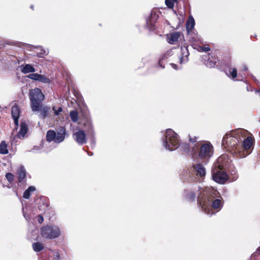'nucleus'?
<instances>
[{
    "instance_id": "obj_36",
    "label": "nucleus",
    "mask_w": 260,
    "mask_h": 260,
    "mask_svg": "<svg viewBox=\"0 0 260 260\" xmlns=\"http://www.w3.org/2000/svg\"><path fill=\"white\" fill-rule=\"evenodd\" d=\"M231 174L233 176L232 178L233 181H235L238 178V174L235 171H232Z\"/></svg>"
},
{
    "instance_id": "obj_27",
    "label": "nucleus",
    "mask_w": 260,
    "mask_h": 260,
    "mask_svg": "<svg viewBox=\"0 0 260 260\" xmlns=\"http://www.w3.org/2000/svg\"><path fill=\"white\" fill-rule=\"evenodd\" d=\"M226 74L229 77L234 79L237 76V69L236 68H230L229 72Z\"/></svg>"
},
{
    "instance_id": "obj_28",
    "label": "nucleus",
    "mask_w": 260,
    "mask_h": 260,
    "mask_svg": "<svg viewBox=\"0 0 260 260\" xmlns=\"http://www.w3.org/2000/svg\"><path fill=\"white\" fill-rule=\"evenodd\" d=\"M189 36L190 40L192 42H198L200 41L197 31L195 30H193L192 34H188Z\"/></svg>"
},
{
    "instance_id": "obj_50",
    "label": "nucleus",
    "mask_w": 260,
    "mask_h": 260,
    "mask_svg": "<svg viewBox=\"0 0 260 260\" xmlns=\"http://www.w3.org/2000/svg\"><path fill=\"white\" fill-rule=\"evenodd\" d=\"M247 91H249L248 87H247Z\"/></svg>"
},
{
    "instance_id": "obj_39",
    "label": "nucleus",
    "mask_w": 260,
    "mask_h": 260,
    "mask_svg": "<svg viewBox=\"0 0 260 260\" xmlns=\"http://www.w3.org/2000/svg\"><path fill=\"white\" fill-rule=\"evenodd\" d=\"M44 221V218H43V217L42 215H39V219H38V222L40 223H41L43 222Z\"/></svg>"
},
{
    "instance_id": "obj_33",
    "label": "nucleus",
    "mask_w": 260,
    "mask_h": 260,
    "mask_svg": "<svg viewBox=\"0 0 260 260\" xmlns=\"http://www.w3.org/2000/svg\"><path fill=\"white\" fill-rule=\"evenodd\" d=\"M6 177L9 182H11L14 179V175L10 173H7L6 175Z\"/></svg>"
},
{
    "instance_id": "obj_21",
    "label": "nucleus",
    "mask_w": 260,
    "mask_h": 260,
    "mask_svg": "<svg viewBox=\"0 0 260 260\" xmlns=\"http://www.w3.org/2000/svg\"><path fill=\"white\" fill-rule=\"evenodd\" d=\"M27 126L24 122H21L20 124V128L16 137L21 139L24 138L25 134L27 132Z\"/></svg>"
},
{
    "instance_id": "obj_9",
    "label": "nucleus",
    "mask_w": 260,
    "mask_h": 260,
    "mask_svg": "<svg viewBox=\"0 0 260 260\" xmlns=\"http://www.w3.org/2000/svg\"><path fill=\"white\" fill-rule=\"evenodd\" d=\"M205 188L202 189L200 186H196L194 188H191L189 189H187L184 190L183 193V196L185 199V200L191 202L194 200L196 198V191H200V193L201 192H203V190H204ZM200 193H199V194Z\"/></svg>"
},
{
    "instance_id": "obj_4",
    "label": "nucleus",
    "mask_w": 260,
    "mask_h": 260,
    "mask_svg": "<svg viewBox=\"0 0 260 260\" xmlns=\"http://www.w3.org/2000/svg\"><path fill=\"white\" fill-rule=\"evenodd\" d=\"M162 142L164 148L170 151L176 150L180 145V139L178 134L170 128L166 129L165 134L162 138Z\"/></svg>"
},
{
    "instance_id": "obj_30",
    "label": "nucleus",
    "mask_w": 260,
    "mask_h": 260,
    "mask_svg": "<svg viewBox=\"0 0 260 260\" xmlns=\"http://www.w3.org/2000/svg\"><path fill=\"white\" fill-rule=\"evenodd\" d=\"M40 74L38 73H32V74H29L27 76L28 78H29L32 80L38 81Z\"/></svg>"
},
{
    "instance_id": "obj_19",
    "label": "nucleus",
    "mask_w": 260,
    "mask_h": 260,
    "mask_svg": "<svg viewBox=\"0 0 260 260\" xmlns=\"http://www.w3.org/2000/svg\"><path fill=\"white\" fill-rule=\"evenodd\" d=\"M181 56L180 58V63H183L187 61L188 56L189 54L187 47L184 46L181 47Z\"/></svg>"
},
{
    "instance_id": "obj_47",
    "label": "nucleus",
    "mask_w": 260,
    "mask_h": 260,
    "mask_svg": "<svg viewBox=\"0 0 260 260\" xmlns=\"http://www.w3.org/2000/svg\"><path fill=\"white\" fill-rule=\"evenodd\" d=\"M24 216L26 219H27V216H26L25 214H24Z\"/></svg>"
},
{
    "instance_id": "obj_41",
    "label": "nucleus",
    "mask_w": 260,
    "mask_h": 260,
    "mask_svg": "<svg viewBox=\"0 0 260 260\" xmlns=\"http://www.w3.org/2000/svg\"><path fill=\"white\" fill-rule=\"evenodd\" d=\"M90 132L91 133V134L92 135V137L93 136V128H92V126H91V124H90Z\"/></svg>"
},
{
    "instance_id": "obj_26",
    "label": "nucleus",
    "mask_w": 260,
    "mask_h": 260,
    "mask_svg": "<svg viewBox=\"0 0 260 260\" xmlns=\"http://www.w3.org/2000/svg\"><path fill=\"white\" fill-rule=\"evenodd\" d=\"M36 188L34 186H29L24 192L23 197L28 199L30 196V192L35 191Z\"/></svg>"
},
{
    "instance_id": "obj_48",
    "label": "nucleus",
    "mask_w": 260,
    "mask_h": 260,
    "mask_svg": "<svg viewBox=\"0 0 260 260\" xmlns=\"http://www.w3.org/2000/svg\"><path fill=\"white\" fill-rule=\"evenodd\" d=\"M30 8L33 9H34V6L33 5H31L30 6Z\"/></svg>"
},
{
    "instance_id": "obj_16",
    "label": "nucleus",
    "mask_w": 260,
    "mask_h": 260,
    "mask_svg": "<svg viewBox=\"0 0 260 260\" xmlns=\"http://www.w3.org/2000/svg\"><path fill=\"white\" fill-rule=\"evenodd\" d=\"M195 25V21L192 16H190L186 22V29L188 34H192Z\"/></svg>"
},
{
    "instance_id": "obj_1",
    "label": "nucleus",
    "mask_w": 260,
    "mask_h": 260,
    "mask_svg": "<svg viewBox=\"0 0 260 260\" xmlns=\"http://www.w3.org/2000/svg\"><path fill=\"white\" fill-rule=\"evenodd\" d=\"M248 135V132L243 128L232 130L224 135L222 145L233 157L244 158L251 153L253 144L252 138Z\"/></svg>"
},
{
    "instance_id": "obj_23",
    "label": "nucleus",
    "mask_w": 260,
    "mask_h": 260,
    "mask_svg": "<svg viewBox=\"0 0 260 260\" xmlns=\"http://www.w3.org/2000/svg\"><path fill=\"white\" fill-rule=\"evenodd\" d=\"M38 81L43 83L49 84L51 82V79L49 77V75L46 76L44 75L40 74Z\"/></svg>"
},
{
    "instance_id": "obj_14",
    "label": "nucleus",
    "mask_w": 260,
    "mask_h": 260,
    "mask_svg": "<svg viewBox=\"0 0 260 260\" xmlns=\"http://www.w3.org/2000/svg\"><path fill=\"white\" fill-rule=\"evenodd\" d=\"M217 60V58L215 55L213 54H209L206 55L205 58V64L209 68L214 67Z\"/></svg>"
},
{
    "instance_id": "obj_46",
    "label": "nucleus",
    "mask_w": 260,
    "mask_h": 260,
    "mask_svg": "<svg viewBox=\"0 0 260 260\" xmlns=\"http://www.w3.org/2000/svg\"><path fill=\"white\" fill-rule=\"evenodd\" d=\"M159 63L160 66H161L162 68H164V67L161 66L160 61H159Z\"/></svg>"
},
{
    "instance_id": "obj_24",
    "label": "nucleus",
    "mask_w": 260,
    "mask_h": 260,
    "mask_svg": "<svg viewBox=\"0 0 260 260\" xmlns=\"http://www.w3.org/2000/svg\"><path fill=\"white\" fill-rule=\"evenodd\" d=\"M9 152L8 146L6 142L3 141L0 143V153L7 154Z\"/></svg>"
},
{
    "instance_id": "obj_38",
    "label": "nucleus",
    "mask_w": 260,
    "mask_h": 260,
    "mask_svg": "<svg viewBox=\"0 0 260 260\" xmlns=\"http://www.w3.org/2000/svg\"><path fill=\"white\" fill-rule=\"evenodd\" d=\"M60 257V255L58 252H55L53 255V258L56 259H58Z\"/></svg>"
},
{
    "instance_id": "obj_17",
    "label": "nucleus",
    "mask_w": 260,
    "mask_h": 260,
    "mask_svg": "<svg viewBox=\"0 0 260 260\" xmlns=\"http://www.w3.org/2000/svg\"><path fill=\"white\" fill-rule=\"evenodd\" d=\"M16 175L19 182L21 183L25 181L26 172L23 166H20L17 170Z\"/></svg>"
},
{
    "instance_id": "obj_29",
    "label": "nucleus",
    "mask_w": 260,
    "mask_h": 260,
    "mask_svg": "<svg viewBox=\"0 0 260 260\" xmlns=\"http://www.w3.org/2000/svg\"><path fill=\"white\" fill-rule=\"evenodd\" d=\"M70 116L71 120L75 122L78 120V114L76 111H71L70 113Z\"/></svg>"
},
{
    "instance_id": "obj_31",
    "label": "nucleus",
    "mask_w": 260,
    "mask_h": 260,
    "mask_svg": "<svg viewBox=\"0 0 260 260\" xmlns=\"http://www.w3.org/2000/svg\"><path fill=\"white\" fill-rule=\"evenodd\" d=\"M175 2L173 0H166L165 4L170 9H173L174 6Z\"/></svg>"
},
{
    "instance_id": "obj_45",
    "label": "nucleus",
    "mask_w": 260,
    "mask_h": 260,
    "mask_svg": "<svg viewBox=\"0 0 260 260\" xmlns=\"http://www.w3.org/2000/svg\"><path fill=\"white\" fill-rule=\"evenodd\" d=\"M88 154L89 155V156H92L93 155V153L92 152H90V153H88Z\"/></svg>"
},
{
    "instance_id": "obj_8",
    "label": "nucleus",
    "mask_w": 260,
    "mask_h": 260,
    "mask_svg": "<svg viewBox=\"0 0 260 260\" xmlns=\"http://www.w3.org/2000/svg\"><path fill=\"white\" fill-rule=\"evenodd\" d=\"M212 178L218 183L224 184L228 179V175L223 170L214 167L212 169Z\"/></svg>"
},
{
    "instance_id": "obj_25",
    "label": "nucleus",
    "mask_w": 260,
    "mask_h": 260,
    "mask_svg": "<svg viewBox=\"0 0 260 260\" xmlns=\"http://www.w3.org/2000/svg\"><path fill=\"white\" fill-rule=\"evenodd\" d=\"M32 247L33 250L37 252L43 250L44 247V244L39 242L34 243L32 245Z\"/></svg>"
},
{
    "instance_id": "obj_22",
    "label": "nucleus",
    "mask_w": 260,
    "mask_h": 260,
    "mask_svg": "<svg viewBox=\"0 0 260 260\" xmlns=\"http://www.w3.org/2000/svg\"><path fill=\"white\" fill-rule=\"evenodd\" d=\"M155 18L153 17L152 14L150 18H147L146 20V25L148 28L150 30L154 29V23H155Z\"/></svg>"
},
{
    "instance_id": "obj_20",
    "label": "nucleus",
    "mask_w": 260,
    "mask_h": 260,
    "mask_svg": "<svg viewBox=\"0 0 260 260\" xmlns=\"http://www.w3.org/2000/svg\"><path fill=\"white\" fill-rule=\"evenodd\" d=\"M21 71L23 74H28L30 73H34L36 71L34 67L30 64H26L20 66Z\"/></svg>"
},
{
    "instance_id": "obj_34",
    "label": "nucleus",
    "mask_w": 260,
    "mask_h": 260,
    "mask_svg": "<svg viewBox=\"0 0 260 260\" xmlns=\"http://www.w3.org/2000/svg\"><path fill=\"white\" fill-rule=\"evenodd\" d=\"M259 253H254L251 255L249 260H259Z\"/></svg>"
},
{
    "instance_id": "obj_40",
    "label": "nucleus",
    "mask_w": 260,
    "mask_h": 260,
    "mask_svg": "<svg viewBox=\"0 0 260 260\" xmlns=\"http://www.w3.org/2000/svg\"><path fill=\"white\" fill-rule=\"evenodd\" d=\"M202 49L204 51H205V52H207V51H208L210 50V48L208 47H202Z\"/></svg>"
},
{
    "instance_id": "obj_37",
    "label": "nucleus",
    "mask_w": 260,
    "mask_h": 260,
    "mask_svg": "<svg viewBox=\"0 0 260 260\" xmlns=\"http://www.w3.org/2000/svg\"><path fill=\"white\" fill-rule=\"evenodd\" d=\"M198 138L196 136L193 137H189V141L192 143L197 142Z\"/></svg>"
},
{
    "instance_id": "obj_2",
    "label": "nucleus",
    "mask_w": 260,
    "mask_h": 260,
    "mask_svg": "<svg viewBox=\"0 0 260 260\" xmlns=\"http://www.w3.org/2000/svg\"><path fill=\"white\" fill-rule=\"evenodd\" d=\"M217 190L211 187H206L201 192L198 199V204L202 211L211 216L218 212L222 208L221 200L215 199Z\"/></svg>"
},
{
    "instance_id": "obj_5",
    "label": "nucleus",
    "mask_w": 260,
    "mask_h": 260,
    "mask_svg": "<svg viewBox=\"0 0 260 260\" xmlns=\"http://www.w3.org/2000/svg\"><path fill=\"white\" fill-rule=\"evenodd\" d=\"M30 106L32 111L34 112L38 111L44 100V95L42 93L41 89L35 88L29 91Z\"/></svg>"
},
{
    "instance_id": "obj_18",
    "label": "nucleus",
    "mask_w": 260,
    "mask_h": 260,
    "mask_svg": "<svg viewBox=\"0 0 260 260\" xmlns=\"http://www.w3.org/2000/svg\"><path fill=\"white\" fill-rule=\"evenodd\" d=\"M50 108L47 106H43L42 104L37 112H39V117L41 119H44L48 117Z\"/></svg>"
},
{
    "instance_id": "obj_12",
    "label": "nucleus",
    "mask_w": 260,
    "mask_h": 260,
    "mask_svg": "<svg viewBox=\"0 0 260 260\" xmlns=\"http://www.w3.org/2000/svg\"><path fill=\"white\" fill-rule=\"evenodd\" d=\"M73 137L75 141L79 145H83L86 143V136L83 131L79 130L75 133Z\"/></svg>"
},
{
    "instance_id": "obj_42",
    "label": "nucleus",
    "mask_w": 260,
    "mask_h": 260,
    "mask_svg": "<svg viewBox=\"0 0 260 260\" xmlns=\"http://www.w3.org/2000/svg\"><path fill=\"white\" fill-rule=\"evenodd\" d=\"M248 70L247 67L245 65H243L242 67L243 71H246Z\"/></svg>"
},
{
    "instance_id": "obj_44",
    "label": "nucleus",
    "mask_w": 260,
    "mask_h": 260,
    "mask_svg": "<svg viewBox=\"0 0 260 260\" xmlns=\"http://www.w3.org/2000/svg\"><path fill=\"white\" fill-rule=\"evenodd\" d=\"M91 142L92 143H93L94 145L95 144V140L94 139V138L92 139V141H91Z\"/></svg>"
},
{
    "instance_id": "obj_11",
    "label": "nucleus",
    "mask_w": 260,
    "mask_h": 260,
    "mask_svg": "<svg viewBox=\"0 0 260 260\" xmlns=\"http://www.w3.org/2000/svg\"><path fill=\"white\" fill-rule=\"evenodd\" d=\"M183 35L179 31H174L167 35V41L170 44H175L181 40Z\"/></svg>"
},
{
    "instance_id": "obj_32",
    "label": "nucleus",
    "mask_w": 260,
    "mask_h": 260,
    "mask_svg": "<svg viewBox=\"0 0 260 260\" xmlns=\"http://www.w3.org/2000/svg\"><path fill=\"white\" fill-rule=\"evenodd\" d=\"M41 51L39 54H38V56L40 57H42L44 55H47L49 53L48 49L45 50L41 48Z\"/></svg>"
},
{
    "instance_id": "obj_7",
    "label": "nucleus",
    "mask_w": 260,
    "mask_h": 260,
    "mask_svg": "<svg viewBox=\"0 0 260 260\" xmlns=\"http://www.w3.org/2000/svg\"><path fill=\"white\" fill-rule=\"evenodd\" d=\"M66 135V131L63 127H61L57 132L54 130H49L46 134V140L49 142L60 143L64 141Z\"/></svg>"
},
{
    "instance_id": "obj_10",
    "label": "nucleus",
    "mask_w": 260,
    "mask_h": 260,
    "mask_svg": "<svg viewBox=\"0 0 260 260\" xmlns=\"http://www.w3.org/2000/svg\"><path fill=\"white\" fill-rule=\"evenodd\" d=\"M231 162L229 156L226 154H223L217 158L214 167L224 170L229 166Z\"/></svg>"
},
{
    "instance_id": "obj_35",
    "label": "nucleus",
    "mask_w": 260,
    "mask_h": 260,
    "mask_svg": "<svg viewBox=\"0 0 260 260\" xmlns=\"http://www.w3.org/2000/svg\"><path fill=\"white\" fill-rule=\"evenodd\" d=\"M52 110L54 111L55 115H58L59 113L62 110L61 107H59L57 110H56L55 107H53Z\"/></svg>"
},
{
    "instance_id": "obj_49",
    "label": "nucleus",
    "mask_w": 260,
    "mask_h": 260,
    "mask_svg": "<svg viewBox=\"0 0 260 260\" xmlns=\"http://www.w3.org/2000/svg\"><path fill=\"white\" fill-rule=\"evenodd\" d=\"M173 1H174L175 3H177L178 0H173Z\"/></svg>"
},
{
    "instance_id": "obj_3",
    "label": "nucleus",
    "mask_w": 260,
    "mask_h": 260,
    "mask_svg": "<svg viewBox=\"0 0 260 260\" xmlns=\"http://www.w3.org/2000/svg\"><path fill=\"white\" fill-rule=\"evenodd\" d=\"M214 153V148L211 143L207 142H197L191 150L193 158L195 157L202 160V162L206 164L211 157Z\"/></svg>"
},
{
    "instance_id": "obj_13",
    "label": "nucleus",
    "mask_w": 260,
    "mask_h": 260,
    "mask_svg": "<svg viewBox=\"0 0 260 260\" xmlns=\"http://www.w3.org/2000/svg\"><path fill=\"white\" fill-rule=\"evenodd\" d=\"M191 170L198 177H203L206 175L205 169L200 164L193 165L192 167Z\"/></svg>"
},
{
    "instance_id": "obj_15",
    "label": "nucleus",
    "mask_w": 260,
    "mask_h": 260,
    "mask_svg": "<svg viewBox=\"0 0 260 260\" xmlns=\"http://www.w3.org/2000/svg\"><path fill=\"white\" fill-rule=\"evenodd\" d=\"M11 114L12 118L14 120V122L16 127L18 126L19 123V118L20 115V110L18 106L15 105L13 106L11 110Z\"/></svg>"
},
{
    "instance_id": "obj_6",
    "label": "nucleus",
    "mask_w": 260,
    "mask_h": 260,
    "mask_svg": "<svg viewBox=\"0 0 260 260\" xmlns=\"http://www.w3.org/2000/svg\"><path fill=\"white\" fill-rule=\"evenodd\" d=\"M40 233L43 238L51 240L58 238L61 235V231L56 225H47L41 228Z\"/></svg>"
},
{
    "instance_id": "obj_43",
    "label": "nucleus",
    "mask_w": 260,
    "mask_h": 260,
    "mask_svg": "<svg viewBox=\"0 0 260 260\" xmlns=\"http://www.w3.org/2000/svg\"><path fill=\"white\" fill-rule=\"evenodd\" d=\"M171 66L175 70H177V65L174 64V63H172L171 64Z\"/></svg>"
}]
</instances>
